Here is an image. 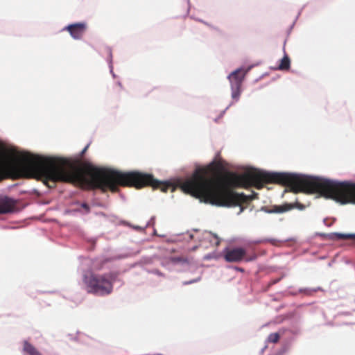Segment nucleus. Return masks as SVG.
I'll return each instance as SVG.
<instances>
[{
  "mask_svg": "<svg viewBox=\"0 0 355 355\" xmlns=\"http://www.w3.org/2000/svg\"><path fill=\"white\" fill-rule=\"evenodd\" d=\"M214 167L218 171L223 168L220 162H212L207 168H198L190 178L179 181V187L185 193L218 207L240 206L251 199L243 193L235 192L227 182L211 176Z\"/></svg>",
  "mask_w": 355,
  "mask_h": 355,
  "instance_id": "nucleus-1",
  "label": "nucleus"
},
{
  "mask_svg": "<svg viewBox=\"0 0 355 355\" xmlns=\"http://www.w3.org/2000/svg\"><path fill=\"white\" fill-rule=\"evenodd\" d=\"M116 277L117 274L115 272L102 275L91 272L84 275L83 281L88 293L105 296L112 293Z\"/></svg>",
  "mask_w": 355,
  "mask_h": 355,
  "instance_id": "nucleus-2",
  "label": "nucleus"
},
{
  "mask_svg": "<svg viewBox=\"0 0 355 355\" xmlns=\"http://www.w3.org/2000/svg\"><path fill=\"white\" fill-rule=\"evenodd\" d=\"M223 258L230 263H239L243 261L249 262L255 260L257 255L248 256L246 250L243 248H227L223 251Z\"/></svg>",
  "mask_w": 355,
  "mask_h": 355,
  "instance_id": "nucleus-3",
  "label": "nucleus"
},
{
  "mask_svg": "<svg viewBox=\"0 0 355 355\" xmlns=\"http://www.w3.org/2000/svg\"><path fill=\"white\" fill-rule=\"evenodd\" d=\"M247 71L243 69H238L228 76L231 85L232 97L236 101L239 100L241 95L242 83Z\"/></svg>",
  "mask_w": 355,
  "mask_h": 355,
  "instance_id": "nucleus-4",
  "label": "nucleus"
},
{
  "mask_svg": "<svg viewBox=\"0 0 355 355\" xmlns=\"http://www.w3.org/2000/svg\"><path fill=\"white\" fill-rule=\"evenodd\" d=\"M64 30L67 31L73 39L80 40L86 32L87 24L85 22L72 24L66 26Z\"/></svg>",
  "mask_w": 355,
  "mask_h": 355,
  "instance_id": "nucleus-5",
  "label": "nucleus"
},
{
  "mask_svg": "<svg viewBox=\"0 0 355 355\" xmlns=\"http://www.w3.org/2000/svg\"><path fill=\"white\" fill-rule=\"evenodd\" d=\"M16 201L6 196H0V214H6L14 211Z\"/></svg>",
  "mask_w": 355,
  "mask_h": 355,
  "instance_id": "nucleus-6",
  "label": "nucleus"
},
{
  "mask_svg": "<svg viewBox=\"0 0 355 355\" xmlns=\"http://www.w3.org/2000/svg\"><path fill=\"white\" fill-rule=\"evenodd\" d=\"M23 349L29 355H42L32 344L28 341L24 342Z\"/></svg>",
  "mask_w": 355,
  "mask_h": 355,
  "instance_id": "nucleus-7",
  "label": "nucleus"
},
{
  "mask_svg": "<svg viewBox=\"0 0 355 355\" xmlns=\"http://www.w3.org/2000/svg\"><path fill=\"white\" fill-rule=\"evenodd\" d=\"M331 239H335V240H346V239H355V234L333 233L331 235Z\"/></svg>",
  "mask_w": 355,
  "mask_h": 355,
  "instance_id": "nucleus-8",
  "label": "nucleus"
},
{
  "mask_svg": "<svg viewBox=\"0 0 355 355\" xmlns=\"http://www.w3.org/2000/svg\"><path fill=\"white\" fill-rule=\"evenodd\" d=\"M291 60L288 56L286 54L281 60L280 64L278 67L279 70H288L290 68Z\"/></svg>",
  "mask_w": 355,
  "mask_h": 355,
  "instance_id": "nucleus-9",
  "label": "nucleus"
},
{
  "mask_svg": "<svg viewBox=\"0 0 355 355\" xmlns=\"http://www.w3.org/2000/svg\"><path fill=\"white\" fill-rule=\"evenodd\" d=\"M279 338H280L279 334L272 333L268 336L267 341L268 343H278Z\"/></svg>",
  "mask_w": 355,
  "mask_h": 355,
  "instance_id": "nucleus-10",
  "label": "nucleus"
},
{
  "mask_svg": "<svg viewBox=\"0 0 355 355\" xmlns=\"http://www.w3.org/2000/svg\"><path fill=\"white\" fill-rule=\"evenodd\" d=\"M292 208L291 205H284V206H279L277 207L275 209V212L282 213L286 211L290 210Z\"/></svg>",
  "mask_w": 355,
  "mask_h": 355,
  "instance_id": "nucleus-11",
  "label": "nucleus"
},
{
  "mask_svg": "<svg viewBox=\"0 0 355 355\" xmlns=\"http://www.w3.org/2000/svg\"><path fill=\"white\" fill-rule=\"evenodd\" d=\"M81 207L85 210L87 213H89L90 211V207L87 203H83L81 205Z\"/></svg>",
  "mask_w": 355,
  "mask_h": 355,
  "instance_id": "nucleus-12",
  "label": "nucleus"
},
{
  "mask_svg": "<svg viewBox=\"0 0 355 355\" xmlns=\"http://www.w3.org/2000/svg\"><path fill=\"white\" fill-rule=\"evenodd\" d=\"M235 270H237V271H239V272H244V269L242 268H240V267H237L236 266L235 268Z\"/></svg>",
  "mask_w": 355,
  "mask_h": 355,
  "instance_id": "nucleus-13",
  "label": "nucleus"
},
{
  "mask_svg": "<svg viewBox=\"0 0 355 355\" xmlns=\"http://www.w3.org/2000/svg\"><path fill=\"white\" fill-rule=\"evenodd\" d=\"M279 281V279H274L271 282V283L270 284V285H272V284H277L278 282Z\"/></svg>",
  "mask_w": 355,
  "mask_h": 355,
  "instance_id": "nucleus-14",
  "label": "nucleus"
},
{
  "mask_svg": "<svg viewBox=\"0 0 355 355\" xmlns=\"http://www.w3.org/2000/svg\"><path fill=\"white\" fill-rule=\"evenodd\" d=\"M88 146H89L87 145V146H85V148L82 150V152H81V155H83V154L87 151V148H88Z\"/></svg>",
  "mask_w": 355,
  "mask_h": 355,
  "instance_id": "nucleus-15",
  "label": "nucleus"
}]
</instances>
